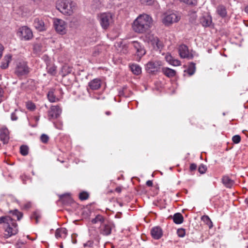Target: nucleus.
Listing matches in <instances>:
<instances>
[{
	"mask_svg": "<svg viewBox=\"0 0 248 248\" xmlns=\"http://www.w3.org/2000/svg\"><path fill=\"white\" fill-rule=\"evenodd\" d=\"M60 200L63 204H69L72 202V199L69 194H64L60 196Z\"/></svg>",
	"mask_w": 248,
	"mask_h": 248,
	"instance_id": "nucleus-29",
	"label": "nucleus"
},
{
	"mask_svg": "<svg viewBox=\"0 0 248 248\" xmlns=\"http://www.w3.org/2000/svg\"><path fill=\"white\" fill-rule=\"evenodd\" d=\"M54 28L56 31L61 34L66 32V24L65 22L61 19L56 18L53 22Z\"/></svg>",
	"mask_w": 248,
	"mask_h": 248,
	"instance_id": "nucleus-10",
	"label": "nucleus"
},
{
	"mask_svg": "<svg viewBox=\"0 0 248 248\" xmlns=\"http://www.w3.org/2000/svg\"><path fill=\"white\" fill-rule=\"evenodd\" d=\"M102 81L100 78H94L88 83V86L92 90H98L101 86Z\"/></svg>",
	"mask_w": 248,
	"mask_h": 248,
	"instance_id": "nucleus-17",
	"label": "nucleus"
},
{
	"mask_svg": "<svg viewBox=\"0 0 248 248\" xmlns=\"http://www.w3.org/2000/svg\"><path fill=\"white\" fill-rule=\"evenodd\" d=\"M62 113V109L58 106H52L48 112L49 120L57 118Z\"/></svg>",
	"mask_w": 248,
	"mask_h": 248,
	"instance_id": "nucleus-12",
	"label": "nucleus"
},
{
	"mask_svg": "<svg viewBox=\"0 0 248 248\" xmlns=\"http://www.w3.org/2000/svg\"><path fill=\"white\" fill-rule=\"evenodd\" d=\"M3 225V228L5 233L4 237L8 238L16 235L18 232L17 224L15 220L9 216L0 217V225Z\"/></svg>",
	"mask_w": 248,
	"mask_h": 248,
	"instance_id": "nucleus-2",
	"label": "nucleus"
},
{
	"mask_svg": "<svg viewBox=\"0 0 248 248\" xmlns=\"http://www.w3.org/2000/svg\"><path fill=\"white\" fill-rule=\"evenodd\" d=\"M93 245V242L92 241H88L87 243L84 244V247H92Z\"/></svg>",
	"mask_w": 248,
	"mask_h": 248,
	"instance_id": "nucleus-55",
	"label": "nucleus"
},
{
	"mask_svg": "<svg viewBox=\"0 0 248 248\" xmlns=\"http://www.w3.org/2000/svg\"><path fill=\"white\" fill-rule=\"evenodd\" d=\"M55 127L58 129H62V123L60 121H58L56 123H54Z\"/></svg>",
	"mask_w": 248,
	"mask_h": 248,
	"instance_id": "nucleus-51",
	"label": "nucleus"
},
{
	"mask_svg": "<svg viewBox=\"0 0 248 248\" xmlns=\"http://www.w3.org/2000/svg\"><path fill=\"white\" fill-rule=\"evenodd\" d=\"M116 191H117V192H121V189L119 188H117L116 189Z\"/></svg>",
	"mask_w": 248,
	"mask_h": 248,
	"instance_id": "nucleus-63",
	"label": "nucleus"
},
{
	"mask_svg": "<svg viewBox=\"0 0 248 248\" xmlns=\"http://www.w3.org/2000/svg\"><path fill=\"white\" fill-rule=\"evenodd\" d=\"M20 153L23 155L26 156L29 153V147L27 145H21L20 147Z\"/></svg>",
	"mask_w": 248,
	"mask_h": 248,
	"instance_id": "nucleus-36",
	"label": "nucleus"
},
{
	"mask_svg": "<svg viewBox=\"0 0 248 248\" xmlns=\"http://www.w3.org/2000/svg\"><path fill=\"white\" fill-rule=\"evenodd\" d=\"M21 178L22 179V181L24 184H26V181L27 180L29 179V177H28L26 176H21Z\"/></svg>",
	"mask_w": 248,
	"mask_h": 248,
	"instance_id": "nucleus-57",
	"label": "nucleus"
},
{
	"mask_svg": "<svg viewBox=\"0 0 248 248\" xmlns=\"http://www.w3.org/2000/svg\"><path fill=\"white\" fill-rule=\"evenodd\" d=\"M33 51L37 54H39L42 51L41 45L39 44H35L33 45Z\"/></svg>",
	"mask_w": 248,
	"mask_h": 248,
	"instance_id": "nucleus-39",
	"label": "nucleus"
},
{
	"mask_svg": "<svg viewBox=\"0 0 248 248\" xmlns=\"http://www.w3.org/2000/svg\"><path fill=\"white\" fill-rule=\"evenodd\" d=\"M33 26L39 31H46L47 29V25L44 23L42 19L36 17L34 19Z\"/></svg>",
	"mask_w": 248,
	"mask_h": 248,
	"instance_id": "nucleus-14",
	"label": "nucleus"
},
{
	"mask_svg": "<svg viewBox=\"0 0 248 248\" xmlns=\"http://www.w3.org/2000/svg\"><path fill=\"white\" fill-rule=\"evenodd\" d=\"M10 213H11L13 216L16 217L18 220H20L23 217V214L16 209L11 210L10 211Z\"/></svg>",
	"mask_w": 248,
	"mask_h": 248,
	"instance_id": "nucleus-35",
	"label": "nucleus"
},
{
	"mask_svg": "<svg viewBox=\"0 0 248 248\" xmlns=\"http://www.w3.org/2000/svg\"><path fill=\"white\" fill-rule=\"evenodd\" d=\"M49 60H48V57H46V70L47 73L52 76H54L57 73V67L54 64H50L48 63Z\"/></svg>",
	"mask_w": 248,
	"mask_h": 248,
	"instance_id": "nucleus-23",
	"label": "nucleus"
},
{
	"mask_svg": "<svg viewBox=\"0 0 248 248\" xmlns=\"http://www.w3.org/2000/svg\"><path fill=\"white\" fill-rule=\"evenodd\" d=\"M187 72L189 75H192L195 72V64L192 62L187 69Z\"/></svg>",
	"mask_w": 248,
	"mask_h": 248,
	"instance_id": "nucleus-37",
	"label": "nucleus"
},
{
	"mask_svg": "<svg viewBox=\"0 0 248 248\" xmlns=\"http://www.w3.org/2000/svg\"><path fill=\"white\" fill-rule=\"evenodd\" d=\"M129 67L134 74L139 75L141 74V68L138 64L135 63L131 64L129 65Z\"/></svg>",
	"mask_w": 248,
	"mask_h": 248,
	"instance_id": "nucleus-28",
	"label": "nucleus"
},
{
	"mask_svg": "<svg viewBox=\"0 0 248 248\" xmlns=\"http://www.w3.org/2000/svg\"><path fill=\"white\" fill-rule=\"evenodd\" d=\"M110 111H106V114L107 115H109L110 114Z\"/></svg>",
	"mask_w": 248,
	"mask_h": 248,
	"instance_id": "nucleus-62",
	"label": "nucleus"
},
{
	"mask_svg": "<svg viewBox=\"0 0 248 248\" xmlns=\"http://www.w3.org/2000/svg\"><path fill=\"white\" fill-rule=\"evenodd\" d=\"M40 138L41 141L44 143H47L49 139L48 136L45 134H42Z\"/></svg>",
	"mask_w": 248,
	"mask_h": 248,
	"instance_id": "nucleus-47",
	"label": "nucleus"
},
{
	"mask_svg": "<svg viewBox=\"0 0 248 248\" xmlns=\"http://www.w3.org/2000/svg\"><path fill=\"white\" fill-rule=\"evenodd\" d=\"M161 65L160 61H150L145 65V69L148 73H155L157 72Z\"/></svg>",
	"mask_w": 248,
	"mask_h": 248,
	"instance_id": "nucleus-11",
	"label": "nucleus"
},
{
	"mask_svg": "<svg viewBox=\"0 0 248 248\" xmlns=\"http://www.w3.org/2000/svg\"><path fill=\"white\" fill-rule=\"evenodd\" d=\"M31 2H33L34 4H39L41 1V0H28Z\"/></svg>",
	"mask_w": 248,
	"mask_h": 248,
	"instance_id": "nucleus-59",
	"label": "nucleus"
},
{
	"mask_svg": "<svg viewBox=\"0 0 248 248\" xmlns=\"http://www.w3.org/2000/svg\"><path fill=\"white\" fill-rule=\"evenodd\" d=\"M3 91L2 89L0 87V103L2 101V98L3 97Z\"/></svg>",
	"mask_w": 248,
	"mask_h": 248,
	"instance_id": "nucleus-58",
	"label": "nucleus"
},
{
	"mask_svg": "<svg viewBox=\"0 0 248 248\" xmlns=\"http://www.w3.org/2000/svg\"><path fill=\"white\" fill-rule=\"evenodd\" d=\"M169 217L172 218L173 222L177 224H181L184 220V217L180 213H175L173 217L170 216Z\"/></svg>",
	"mask_w": 248,
	"mask_h": 248,
	"instance_id": "nucleus-25",
	"label": "nucleus"
},
{
	"mask_svg": "<svg viewBox=\"0 0 248 248\" xmlns=\"http://www.w3.org/2000/svg\"><path fill=\"white\" fill-rule=\"evenodd\" d=\"M73 68L69 65H64L63 66L62 71L65 74H70L72 72Z\"/></svg>",
	"mask_w": 248,
	"mask_h": 248,
	"instance_id": "nucleus-40",
	"label": "nucleus"
},
{
	"mask_svg": "<svg viewBox=\"0 0 248 248\" xmlns=\"http://www.w3.org/2000/svg\"><path fill=\"white\" fill-rule=\"evenodd\" d=\"M166 61L170 65L177 66L181 65V62L174 58L170 53H167L165 57Z\"/></svg>",
	"mask_w": 248,
	"mask_h": 248,
	"instance_id": "nucleus-18",
	"label": "nucleus"
},
{
	"mask_svg": "<svg viewBox=\"0 0 248 248\" xmlns=\"http://www.w3.org/2000/svg\"><path fill=\"white\" fill-rule=\"evenodd\" d=\"M31 69L28 66L27 62L20 61L17 62L15 69V74L18 77L28 75L30 72Z\"/></svg>",
	"mask_w": 248,
	"mask_h": 248,
	"instance_id": "nucleus-7",
	"label": "nucleus"
},
{
	"mask_svg": "<svg viewBox=\"0 0 248 248\" xmlns=\"http://www.w3.org/2000/svg\"><path fill=\"white\" fill-rule=\"evenodd\" d=\"M41 217V213L38 211H34L32 214L31 216V219H34L36 221V223H38L40 218Z\"/></svg>",
	"mask_w": 248,
	"mask_h": 248,
	"instance_id": "nucleus-34",
	"label": "nucleus"
},
{
	"mask_svg": "<svg viewBox=\"0 0 248 248\" xmlns=\"http://www.w3.org/2000/svg\"><path fill=\"white\" fill-rule=\"evenodd\" d=\"M26 107L28 109L31 111H33L36 108L35 104L31 102H28L26 103Z\"/></svg>",
	"mask_w": 248,
	"mask_h": 248,
	"instance_id": "nucleus-41",
	"label": "nucleus"
},
{
	"mask_svg": "<svg viewBox=\"0 0 248 248\" xmlns=\"http://www.w3.org/2000/svg\"><path fill=\"white\" fill-rule=\"evenodd\" d=\"M190 170L191 171H193V170H196L197 169V165L195 163H192L190 164Z\"/></svg>",
	"mask_w": 248,
	"mask_h": 248,
	"instance_id": "nucleus-54",
	"label": "nucleus"
},
{
	"mask_svg": "<svg viewBox=\"0 0 248 248\" xmlns=\"http://www.w3.org/2000/svg\"><path fill=\"white\" fill-rule=\"evenodd\" d=\"M201 219L208 226L210 229L212 228L213 227V223L209 218V217L207 215H204L202 217Z\"/></svg>",
	"mask_w": 248,
	"mask_h": 248,
	"instance_id": "nucleus-33",
	"label": "nucleus"
},
{
	"mask_svg": "<svg viewBox=\"0 0 248 248\" xmlns=\"http://www.w3.org/2000/svg\"><path fill=\"white\" fill-rule=\"evenodd\" d=\"M180 19V16L178 14L170 11L164 14L162 22L166 26H169L173 23L177 22Z\"/></svg>",
	"mask_w": 248,
	"mask_h": 248,
	"instance_id": "nucleus-5",
	"label": "nucleus"
},
{
	"mask_svg": "<svg viewBox=\"0 0 248 248\" xmlns=\"http://www.w3.org/2000/svg\"><path fill=\"white\" fill-rule=\"evenodd\" d=\"M3 50H4L3 46L1 44H0V59H1V58L2 56Z\"/></svg>",
	"mask_w": 248,
	"mask_h": 248,
	"instance_id": "nucleus-56",
	"label": "nucleus"
},
{
	"mask_svg": "<svg viewBox=\"0 0 248 248\" xmlns=\"http://www.w3.org/2000/svg\"><path fill=\"white\" fill-rule=\"evenodd\" d=\"M89 198V194L86 192H82L79 195V198L81 201H84L88 199Z\"/></svg>",
	"mask_w": 248,
	"mask_h": 248,
	"instance_id": "nucleus-42",
	"label": "nucleus"
},
{
	"mask_svg": "<svg viewBox=\"0 0 248 248\" xmlns=\"http://www.w3.org/2000/svg\"><path fill=\"white\" fill-rule=\"evenodd\" d=\"M0 139L4 144L8 143L9 139V131L7 128L0 129Z\"/></svg>",
	"mask_w": 248,
	"mask_h": 248,
	"instance_id": "nucleus-19",
	"label": "nucleus"
},
{
	"mask_svg": "<svg viewBox=\"0 0 248 248\" xmlns=\"http://www.w3.org/2000/svg\"><path fill=\"white\" fill-rule=\"evenodd\" d=\"M31 206V202H27L25 203L23 205V208L25 209H28L30 208Z\"/></svg>",
	"mask_w": 248,
	"mask_h": 248,
	"instance_id": "nucleus-53",
	"label": "nucleus"
},
{
	"mask_svg": "<svg viewBox=\"0 0 248 248\" xmlns=\"http://www.w3.org/2000/svg\"><path fill=\"white\" fill-rule=\"evenodd\" d=\"M90 236L93 238L94 240L97 241L98 242H99L100 240V237L99 234H98L97 233H96L95 234H93V232H90Z\"/></svg>",
	"mask_w": 248,
	"mask_h": 248,
	"instance_id": "nucleus-48",
	"label": "nucleus"
},
{
	"mask_svg": "<svg viewBox=\"0 0 248 248\" xmlns=\"http://www.w3.org/2000/svg\"><path fill=\"white\" fill-rule=\"evenodd\" d=\"M131 45L132 46L134 47L135 50H137V49H139V48L141 46L140 44L138 42V41H133L131 42Z\"/></svg>",
	"mask_w": 248,
	"mask_h": 248,
	"instance_id": "nucleus-49",
	"label": "nucleus"
},
{
	"mask_svg": "<svg viewBox=\"0 0 248 248\" xmlns=\"http://www.w3.org/2000/svg\"><path fill=\"white\" fill-rule=\"evenodd\" d=\"M207 170V167L205 165L202 164L198 168V171L201 174H204Z\"/></svg>",
	"mask_w": 248,
	"mask_h": 248,
	"instance_id": "nucleus-43",
	"label": "nucleus"
},
{
	"mask_svg": "<svg viewBox=\"0 0 248 248\" xmlns=\"http://www.w3.org/2000/svg\"><path fill=\"white\" fill-rule=\"evenodd\" d=\"M146 184L148 186H153V182L151 180H148L146 182Z\"/></svg>",
	"mask_w": 248,
	"mask_h": 248,
	"instance_id": "nucleus-60",
	"label": "nucleus"
},
{
	"mask_svg": "<svg viewBox=\"0 0 248 248\" xmlns=\"http://www.w3.org/2000/svg\"><path fill=\"white\" fill-rule=\"evenodd\" d=\"M16 110H15L14 112H12L11 114V119L12 121H16L18 119V117L16 114Z\"/></svg>",
	"mask_w": 248,
	"mask_h": 248,
	"instance_id": "nucleus-52",
	"label": "nucleus"
},
{
	"mask_svg": "<svg viewBox=\"0 0 248 248\" xmlns=\"http://www.w3.org/2000/svg\"><path fill=\"white\" fill-rule=\"evenodd\" d=\"M163 73L169 78H172L175 76L176 71L168 67H164L162 69Z\"/></svg>",
	"mask_w": 248,
	"mask_h": 248,
	"instance_id": "nucleus-26",
	"label": "nucleus"
},
{
	"mask_svg": "<svg viewBox=\"0 0 248 248\" xmlns=\"http://www.w3.org/2000/svg\"><path fill=\"white\" fill-rule=\"evenodd\" d=\"M179 55L181 58H186L192 59L193 58L192 54H190L188 47L184 44L179 46L178 48Z\"/></svg>",
	"mask_w": 248,
	"mask_h": 248,
	"instance_id": "nucleus-13",
	"label": "nucleus"
},
{
	"mask_svg": "<svg viewBox=\"0 0 248 248\" xmlns=\"http://www.w3.org/2000/svg\"><path fill=\"white\" fill-rule=\"evenodd\" d=\"M245 11L246 13H248V6L245 8Z\"/></svg>",
	"mask_w": 248,
	"mask_h": 248,
	"instance_id": "nucleus-61",
	"label": "nucleus"
},
{
	"mask_svg": "<svg viewBox=\"0 0 248 248\" xmlns=\"http://www.w3.org/2000/svg\"><path fill=\"white\" fill-rule=\"evenodd\" d=\"M18 35L21 40H29L33 37L31 30L27 26H23L19 29Z\"/></svg>",
	"mask_w": 248,
	"mask_h": 248,
	"instance_id": "nucleus-9",
	"label": "nucleus"
},
{
	"mask_svg": "<svg viewBox=\"0 0 248 248\" xmlns=\"http://www.w3.org/2000/svg\"><path fill=\"white\" fill-rule=\"evenodd\" d=\"M189 16H190V21L192 22H194L197 18L196 12L193 11L191 12L189 14Z\"/></svg>",
	"mask_w": 248,
	"mask_h": 248,
	"instance_id": "nucleus-50",
	"label": "nucleus"
},
{
	"mask_svg": "<svg viewBox=\"0 0 248 248\" xmlns=\"http://www.w3.org/2000/svg\"><path fill=\"white\" fill-rule=\"evenodd\" d=\"M147 43L150 44L156 51H161L164 47V44L156 36L152 34H148L146 37Z\"/></svg>",
	"mask_w": 248,
	"mask_h": 248,
	"instance_id": "nucleus-4",
	"label": "nucleus"
},
{
	"mask_svg": "<svg viewBox=\"0 0 248 248\" xmlns=\"http://www.w3.org/2000/svg\"><path fill=\"white\" fill-rule=\"evenodd\" d=\"M57 92L61 93H62V90L60 89L58 91H56L55 89H51L48 91L47 96L48 100L50 102H56L60 100L59 97L56 95Z\"/></svg>",
	"mask_w": 248,
	"mask_h": 248,
	"instance_id": "nucleus-15",
	"label": "nucleus"
},
{
	"mask_svg": "<svg viewBox=\"0 0 248 248\" xmlns=\"http://www.w3.org/2000/svg\"><path fill=\"white\" fill-rule=\"evenodd\" d=\"M136 50V55L137 56V60L139 61L141 59V58L145 55L146 51L144 49L143 46H141L139 49H137Z\"/></svg>",
	"mask_w": 248,
	"mask_h": 248,
	"instance_id": "nucleus-32",
	"label": "nucleus"
},
{
	"mask_svg": "<svg viewBox=\"0 0 248 248\" xmlns=\"http://www.w3.org/2000/svg\"><path fill=\"white\" fill-rule=\"evenodd\" d=\"M77 7L76 3L72 0H60L57 1L56 7L62 13L70 16L73 14Z\"/></svg>",
	"mask_w": 248,
	"mask_h": 248,
	"instance_id": "nucleus-3",
	"label": "nucleus"
},
{
	"mask_svg": "<svg viewBox=\"0 0 248 248\" xmlns=\"http://www.w3.org/2000/svg\"><path fill=\"white\" fill-rule=\"evenodd\" d=\"M151 234L152 237L156 240L160 239L163 235L162 229L158 227H153L151 230Z\"/></svg>",
	"mask_w": 248,
	"mask_h": 248,
	"instance_id": "nucleus-16",
	"label": "nucleus"
},
{
	"mask_svg": "<svg viewBox=\"0 0 248 248\" xmlns=\"http://www.w3.org/2000/svg\"><path fill=\"white\" fill-rule=\"evenodd\" d=\"M103 7V4L100 0H93L92 2L91 7L93 10H99Z\"/></svg>",
	"mask_w": 248,
	"mask_h": 248,
	"instance_id": "nucleus-30",
	"label": "nucleus"
},
{
	"mask_svg": "<svg viewBox=\"0 0 248 248\" xmlns=\"http://www.w3.org/2000/svg\"><path fill=\"white\" fill-rule=\"evenodd\" d=\"M232 140L234 143L237 144L240 142L241 137L239 135H235L232 137Z\"/></svg>",
	"mask_w": 248,
	"mask_h": 248,
	"instance_id": "nucleus-46",
	"label": "nucleus"
},
{
	"mask_svg": "<svg viewBox=\"0 0 248 248\" xmlns=\"http://www.w3.org/2000/svg\"><path fill=\"white\" fill-rule=\"evenodd\" d=\"M67 235V230L65 228L57 229L55 232V237L56 238H65Z\"/></svg>",
	"mask_w": 248,
	"mask_h": 248,
	"instance_id": "nucleus-22",
	"label": "nucleus"
},
{
	"mask_svg": "<svg viewBox=\"0 0 248 248\" xmlns=\"http://www.w3.org/2000/svg\"><path fill=\"white\" fill-rule=\"evenodd\" d=\"M177 234L179 237H184L186 234V231L183 228L178 229L177 231Z\"/></svg>",
	"mask_w": 248,
	"mask_h": 248,
	"instance_id": "nucleus-44",
	"label": "nucleus"
},
{
	"mask_svg": "<svg viewBox=\"0 0 248 248\" xmlns=\"http://www.w3.org/2000/svg\"><path fill=\"white\" fill-rule=\"evenodd\" d=\"M91 221L92 224L100 223L101 225L105 222V218L103 216L98 214L93 218Z\"/></svg>",
	"mask_w": 248,
	"mask_h": 248,
	"instance_id": "nucleus-27",
	"label": "nucleus"
},
{
	"mask_svg": "<svg viewBox=\"0 0 248 248\" xmlns=\"http://www.w3.org/2000/svg\"><path fill=\"white\" fill-rule=\"evenodd\" d=\"M153 20L149 15L143 14L140 15L133 21L132 29L138 33H144L151 30L153 26Z\"/></svg>",
	"mask_w": 248,
	"mask_h": 248,
	"instance_id": "nucleus-1",
	"label": "nucleus"
},
{
	"mask_svg": "<svg viewBox=\"0 0 248 248\" xmlns=\"http://www.w3.org/2000/svg\"><path fill=\"white\" fill-rule=\"evenodd\" d=\"M114 227L115 225L112 222L107 221L101 224L98 230L100 234L108 236L111 233L112 230Z\"/></svg>",
	"mask_w": 248,
	"mask_h": 248,
	"instance_id": "nucleus-8",
	"label": "nucleus"
},
{
	"mask_svg": "<svg viewBox=\"0 0 248 248\" xmlns=\"http://www.w3.org/2000/svg\"><path fill=\"white\" fill-rule=\"evenodd\" d=\"M212 22L211 16L207 14L202 16L200 18V23L204 27H209Z\"/></svg>",
	"mask_w": 248,
	"mask_h": 248,
	"instance_id": "nucleus-20",
	"label": "nucleus"
},
{
	"mask_svg": "<svg viewBox=\"0 0 248 248\" xmlns=\"http://www.w3.org/2000/svg\"><path fill=\"white\" fill-rule=\"evenodd\" d=\"M12 60V55L11 54L6 55L1 62L0 68L2 69H5L9 66V64Z\"/></svg>",
	"mask_w": 248,
	"mask_h": 248,
	"instance_id": "nucleus-24",
	"label": "nucleus"
},
{
	"mask_svg": "<svg viewBox=\"0 0 248 248\" xmlns=\"http://www.w3.org/2000/svg\"><path fill=\"white\" fill-rule=\"evenodd\" d=\"M221 181L223 185L228 188H231L234 184V181L231 179L228 175L223 176Z\"/></svg>",
	"mask_w": 248,
	"mask_h": 248,
	"instance_id": "nucleus-21",
	"label": "nucleus"
},
{
	"mask_svg": "<svg viewBox=\"0 0 248 248\" xmlns=\"http://www.w3.org/2000/svg\"><path fill=\"white\" fill-rule=\"evenodd\" d=\"M180 1L190 6H195L197 3V0H180Z\"/></svg>",
	"mask_w": 248,
	"mask_h": 248,
	"instance_id": "nucleus-38",
	"label": "nucleus"
},
{
	"mask_svg": "<svg viewBox=\"0 0 248 248\" xmlns=\"http://www.w3.org/2000/svg\"><path fill=\"white\" fill-rule=\"evenodd\" d=\"M98 17L102 28L105 30L107 29L113 22L112 16L110 13H101Z\"/></svg>",
	"mask_w": 248,
	"mask_h": 248,
	"instance_id": "nucleus-6",
	"label": "nucleus"
},
{
	"mask_svg": "<svg viewBox=\"0 0 248 248\" xmlns=\"http://www.w3.org/2000/svg\"><path fill=\"white\" fill-rule=\"evenodd\" d=\"M247 248H248V247H247Z\"/></svg>",
	"mask_w": 248,
	"mask_h": 248,
	"instance_id": "nucleus-64",
	"label": "nucleus"
},
{
	"mask_svg": "<svg viewBox=\"0 0 248 248\" xmlns=\"http://www.w3.org/2000/svg\"><path fill=\"white\" fill-rule=\"evenodd\" d=\"M217 14L222 17H225L227 16V10L226 8L223 5H219L217 7Z\"/></svg>",
	"mask_w": 248,
	"mask_h": 248,
	"instance_id": "nucleus-31",
	"label": "nucleus"
},
{
	"mask_svg": "<svg viewBox=\"0 0 248 248\" xmlns=\"http://www.w3.org/2000/svg\"><path fill=\"white\" fill-rule=\"evenodd\" d=\"M139 1L142 4L150 5L153 4L154 0H139Z\"/></svg>",
	"mask_w": 248,
	"mask_h": 248,
	"instance_id": "nucleus-45",
	"label": "nucleus"
}]
</instances>
